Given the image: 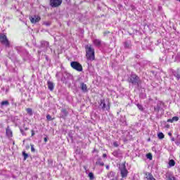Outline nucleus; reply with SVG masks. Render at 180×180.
<instances>
[{
	"label": "nucleus",
	"instance_id": "obj_1",
	"mask_svg": "<svg viewBox=\"0 0 180 180\" xmlns=\"http://www.w3.org/2000/svg\"><path fill=\"white\" fill-rule=\"evenodd\" d=\"M86 57L89 61L95 60V49L92 47L91 44L85 45Z\"/></svg>",
	"mask_w": 180,
	"mask_h": 180
},
{
	"label": "nucleus",
	"instance_id": "obj_2",
	"mask_svg": "<svg viewBox=\"0 0 180 180\" xmlns=\"http://www.w3.org/2000/svg\"><path fill=\"white\" fill-rule=\"evenodd\" d=\"M129 84H131L132 85H138L139 86L141 84V79H140V77L136 75V73H131L129 77L127 79Z\"/></svg>",
	"mask_w": 180,
	"mask_h": 180
},
{
	"label": "nucleus",
	"instance_id": "obj_3",
	"mask_svg": "<svg viewBox=\"0 0 180 180\" xmlns=\"http://www.w3.org/2000/svg\"><path fill=\"white\" fill-rule=\"evenodd\" d=\"M0 43L5 46V47H11V42L5 33H0Z\"/></svg>",
	"mask_w": 180,
	"mask_h": 180
},
{
	"label": "nucleus",
	"instance_id": "obj_4",
	"mask_svg": "<svg viewBox=\"0 0 180 180\" xmlns=\"http://www.w3.org/2000/svg\"><path fill=\"white\" fill-rule=\"evenodd\" d=\"M100 106L103 110L106 109V107H107V110H109L110 109V101L109 100V98H106L105 100L101 99Z\"/></svg>",
	"mask_w": 180,
	"mask_h": 180
},
{
	"label": "nucleus",
	"instance_id": "obj_5",
	"mask_svg": "<svg viewBox=\"0 0 180 180\" xmlns=\"http://www.w3.org/2000/svg\"><path fill=\"white\" fill-rule=\"evenodd\" d=\"M70 66L73 68V70H75L79 72H81V71L83 70L82 65H81V63H78L77 61L71 62Z\"/></svg>",
	"mask_w": 180,
	"mask_h": 180
},
{
	"label": "nucleus",
	"instance_id": "obj_6",
	"mask_svg": "<svg viewBox=\"0 0 180 180\" xmlns=\"http://www.w3.org/2000/svg\"><path fill=\"white\" fill-rule=\"evenodd\" d=\"M122 167H120L122 178H127L129 175V171L126 169V165L123 163Z\"/></svg>",
	"mask_w": 180,
	"mask_h": 180
},
{
	"label": "nucleus",
	"instance_id": "obj_7",
	"mask_svg": "<svg viewBox=\"0 0 180 180\" xmlns=\"http://www.w3.org/2000/svg\"><path fill=\"white\" fill-rule=\"evenodd\" d=\"M49 4L52 8H58V6H61L63 0H50Z\"/></svg>",
	"mask_w": 180,
	"mask_h": 180
},
{
	"label": "nucleus",
	"instance_id": "obj_8",
	"mask_svg": "<svg viewBox=\"0 0 180 180\" xmlns=\"http://www.w3.org/2000/svg\"><path fill=\"white\" fill-rule=\"evenodd\" d=\"M31 23L36 24L39 23L41 20V17L40 15H34V16H30L29 18Z\"/></svg>",
	"mask_w": 180,
	"mask_h": 180
},
{
	"label": "nucleus",
	"instance_id": "obj_9",
	"mask_svg": "<svg viewBox=\"0 0 180 180\" xmlns=\"http://www.w3.org/2000/svg\"><path fill=\"white\" fill-rule=\"evenodd\" d=\"M107 177L110 180H117V176H116V173L115 172H110L107 174Z\"/></svg>",
	"mask_w": 180,
	"mask_h": 180
},
{
	"label": "nucleus",
	"instance_id": "obj_10",
	"mask_svg": "<svg viewBox=\"0 0 180 180\" xmlns=\"http://www.w3.org/2000/svg\"><path fill=\"white\" fill-rule=\"evenodd\" d=\"M6 135L9 139L13 137V132L12 131V130H11V128H9V127L6 129Z\"/></svg>",
	"mask_w": 180,
	"mask_h": 180
},
{
	"label": "nucleus",
	"instance_id": "obj_11",
	"mask_svg": "<svg viewBox=\"0 0 180 180\" xmlns=\"http://www.w3.org/2000/svg\"><path fill=\"white\" fill-rule=\"evenodd\" d=\"M145 178L147 180H157L154 178V176L151 173L146 172L145 173Z\"/></svg>",
	"mask_w": 180,
	"mask_h": 180
},
{
	"label": "nucleus",
	"instance_id": "obj_12",
	"mask_svg": "<svg viewBox=\"0 0 180 180\" xmlns=\"http://www.w3.org/2000/svg\"><path fill=\"white\" fill-rule=\"evenodd\" d=\"M48 89L51 91H54V83L51 81L47 82Z\"/></svg>",
	"mask_w": 180,
	"mask_h": 180
},
{
	"label": "nucleus",
	"instance_id": "obj_13",
	"mask_svg": "<svg viewBox=\"0 0 180 180\" xmlns=\"http://www.w3.org/2000/svg\"><path fill=\"white\" fill-rule=\"evenodd\" d=\"M93 43L94 46H96V47H99L102 44V41H101V39H96L93 41Z\"/></svg>",
	"mask_w": 180,
	"mask_h": 180
},
{
	"label": "nucleus",
	"instance_id": "obj_14",
	"mask_svg": "<svg viewBox=\"0 0 180 180\" xmlns=\"http://www.w3.org/2000/svg\"><path fill=\"white\" fill-rule=\"evenodd\" d=\"M81 89L83 92H88V86L84 83H81L80 84Z\"/></svg>",
	"mask_w": 180,
	"mask_h": 180
},
{
	"label": "nucleus",
	"instance_id": "obj_15",
	"mask_svg": "<svg viewBox=\"0 0 180 180\" xmlns=\"http://www.w3.org/2000/svg\"><path fill=\"white\" fill-rule=\"evenodd\" d=\"M179 120V117L177 116L173 117L172 119L167 120V123H174V122H178Z\"/></svg>",
	"mask_w": 180,
	"mask_h": 180
},
{
	"label": "nucleus",
	"instance_id": "obj_16",
	"mask_svg": "<svg viewBox=\"0 0 180 180\" xmlns=\"http://www.w3.org/2000/svg\"><path fill=\"white\" fill-rule=\"evenodd\" d=\"M1 106H9V101L8 100L3 101L1 103Z\"/></svg>",
	"mask_w": 180,
	"mask_h": 180
},
{
	"label": "nucleus",
	"instance_id": "obj_17",
	"mask_svg": "<svg viewBox=\"0 0 180 180\" xmlns=\"http://www.w3.org/2000/svg\"><path fill=\"white\" fill-rule=\"evenodd\" d=\"M96 165H100V167H103V165H105V163L101 161V159H98V161L96 162Z\"/></svg>",
	"mask_w": 180,
	"mask_h": 180
},
{
	"label": "nucleus",
	"instance_id": "obj_18",
	"mask_svg": "<svg viewBox=\"0 0 180 180\" xmlns=\"http://www.w3.org/2000/svg\"><path fill=\"white\" fill-rule=\"evenodd\" d=\"M169 167H175V160H170L169 161Z\"/></svg>",
	"mask_w": 180,
	"mask_h": 180
},
{
	"label": "nucleus",
	"instance_id": "obj_19",
	"mask_svg": "<svg viewBox=\"0 0 180 180\" xmlns=\"http://www.w3.org/2000/svg\"><path fill=\"white\" fill-rule=\"evenodd\" d=\"M158 139H160V140H162V139H164V137H165V136L164 135V134L162 132H160L158 134Z\"/></svg>",
	"mask_w": 180,
	"mask_h": 180
},
{
	"label": "nucleus",
	"instance_id": "obj_20",
	"mask_svg": "<svg viewBox=\"0 0 180 180\" xmlns=\"http://www.w3.org/2000/svg\"><path fill=\"white\" fill-rule=\"evenodd\" d=\"M22 155L24 157V161H26V160H27V158L29 157V155L27 153H26V152L23 151Z\"/></svg>",
	"mask_w": 180,
	"mask_h": 180
},
{
	"label": "nucleus",
	"instance_id": "obj_21",
	"mask_svg": "<svg viewBox=\"0 0 180 180\" xmlns=\"http://www.w3.org/2000/svg\"><path fill=\"white\" fill-rule=\"evenodd\" d=\"M138 109H139V110H141V112H143V110H144V108H143V105L141 104H137L136 105Z\"/></svg>",
	"mask_w": 180,
	"mask_h": 180
},
{
	"label": "nucleus",
	"instance_id": "obj_22",
	"mask_svg": "<svg viewBox=\"0 0 180 180\" xmlns=\"http://www.w3.org/2000/svg\"><path fill=\"white\" fill-rule=\"evenodd\" d=\"M26 112L27 113H28V115H33V111L32 110V108H27Z\"/></svg>",
	"mask_w": 180,
	"mask_h": 180
},
{
	"label": "nucleus",
	"instance_id": "obj_23",
	"mask_svg": "<svg viewBox=\"0 0 180 180\" xmlns=\"http://www.w3.org/2000/svg\"><path fill=\"white\" fill-rule=\"evenodd\" d=\"M146 158H148V160H153V154H151V153H148Z\"/></svg>",
	"mask_w": 180,
	"mask_h": 180
},
{
	"label": "nucleus",
	"instance_id": "obj_24",
	"mask_svg": "<svg viewBox=\"0 0 180 180\" xmlns=\"http://www.w3.org/2000/svg\"><path fill=\"white\" fill-rule=\"evenodd\" d=\"M124 46L125 49H130V44L129 42H124Z\"/></svg>",
	"mask_w": 180,
	"mask_h": 180
},
{
	"label": "nucleus",
	"instance_id": "obj_25",
	"mask_svg": "<svg viewBox=\"0 0 180 180\" xmlns=\"http://www.w3.org/2000/svg\"><path fill=\"white\" fill-rule=\"evenodd\" d=\"M89 177L90 178V180H94V179L95 178L94 176V173L92 172L89 173Z\"/></svg>",
	"mask_w": 180,
	"mask_h": 180
},
{
	"label": "nucleus",
	"instance_id": "obj_26",
	"mask_svg": "<svg viewBox=\"0 0 180 180\" xmlns=\"http://www.w3.org/2000/svg\"><path fill=\"white\" fill-rule=\"evenodd\" d=\"M62 113L65 114V116H67L68 115V112H67V110L65 108H63L61 110Z\"/></svg>",
	"mask_w": 180,
	"mask_h": 180
},
{
	"label": "nucleus",
	"instance_id": "obj_27",
	"mask_svg": "<svg viewBox=\"0 0 180 180\" xmlns=\"http://www.w3.org/2000/svg\"><path fill=\"white\" fill-rule=\"evenodd\" d=\"M46 119H47V120H49V122H50L51 120H54V119L51 118V115H50V114H48V115H46Z\"/></svg>",
	"mask_w": 180,
	"mask_h": 180
},
{
	"label": "nucleus",
	"instance_id": "obj_28",
	"mask_svg": "<svg viewBox=\"0 0 180 180\" xmlns=\"http://www.w3.org/2000/svg\"><path fill=\"white\" fill-rule=\"evenodd\" d=\"M30 146L32 153H34V151H36V150L34 149V145L30 144Z\"/></svg>",
	"mask_w": 180,
	"mask_h": 180
},
{
	"label": "nucleus",
	"instance_id": "obj_29",
	"mask_svg": "<svg viewBox=\"0 0 180 180\" xmlns=\"http://www.w3.org/2000/svg\"><path fill=\"white\" fill-rule=\"evenodd\" d=\"M110 33V32H109V31H105L103 32V36H106L107 34H109Z\"/></svg>",
	"mask_w": 180,
	"mask_h": 180
},
{
	"label": "nucleus",
	"instance_id": "obj_30",
	"mask_svg": "<svg viewBox=\"0 0 180 180\" xmlns=\"http://www.w3.org/2000/svg\"><path fill=\"white\" fill-rule=\"evenodd\" d=\"M113 146L114 147H119V144L116 141L113 142Z\"/></svg>",
	"mask_w": 180,
	"mask_h": 180
},
{
	"label": "nucleus",
	"instance_id": "obj_31",
	"mask_svg": "<svg viewBox=\"0 0 180 180\" xmlns=\"http://www.w3.org/2000/svg\"><path fill=\"white\" fill-rule=\"evenodd\" d=\"M31 133H32V134H31V136L33 137V136H34V134H34V130L32 129V130H31Z\"/></svg>",
	"mask_w": 180,
	"mask_h": 180
},
{
	"label": "nucleus",
	"instance_id": "obj_32",
	"mask_svg": "<svg viewBox=\"0 0 180 180\" xmlns=\"http://www.w3.org/2000/svg\"><path fill=\"white\" fill-rule=\"evenodd\" d=\"M23 128H24V130H25V131L29 130V128L27 127H25V124L23 125Z\"/></svg>",
	"mask_w": 180,
	"mask_h": 180
},
{
	"label": "nucleus",
	"instance_id": "obj_33",
	"mask_svg": "<svg viewBox=\"0 0 180 180\" xmlns=\"http://www.w3.org/2000/svg\"><path fill=\"white\" fill-rule=\"evenodd\" d=\"M48 140H49V139H47V137H45V138L44 139V141L45 143H47Z\"/></svg>",
	"mask_w": 180,
	"mask_h": 180
},
{
	"label": "nucleus",
	"instance_id": "obj_34",
	"mask_svg": "<svg viewBox=\"0 0 180 180\" xmlns=\"http://www.w3.org/2000/svg\"><path fill=\"white\" fill-rule=\"evenodd\" d=\"M93 153H99V150H98V149H94L93 150Z\"/></svg>",
	"mask_w": 180,
	"mask_h": 180
},
{
	"label": "nucleus",
	"instance_id": "obj_35",
	"mask_svg": "<svg viewBox=\"0 0 180 180\" xmlns=\"http://www.w3.org/2000/svg\"><path fill=\"white\" fill-rule=\"evenodd\" d=\"M106 157H108V155H106L105 153H103V158H106Z\"/></svg>",
	"mask_w": 180,
	"mask_h": 180
},
{
	"label": "nucleus",
	"instance_id": "obj_36",
	"mask_svg": "<svg viewBox=\"0 0 180 180\" xmlns=\"http://www.w3.org/2000/svg\"><path fill=\"white\" fill-rule=\"evenodd\" d=\"M44 25H46V26H50V23L49 22H45Z\"/></svg>",
	"mask_w": 180,
	"mask_h": 180
},
{
	"label": "nucleus",
	"instance_id": "obj_37",
	"mask_svg": "<svg viewBox=\"0 0 180 180\" xmlns=\"http://www.w3.org/2000/svg\"><path fill=\"white\" fill-rule=\"evenodd\" d=\"M20 133H22V134H23V133H24L23 129H20Z\"/></svg>",
	"mask_w": 180,
	"mask_h": 180
},
{
	"label": "nucleus",
	"instance_id": "obj_38",
	"mask_svg": "<svg viewBox=\"0 0 180 180\" xmlns=\"http://www.w3.org/2000/svg\"><path fill=\"white\" fill-rule=\"evenodd\" d=\"M20 133H22V134H23V133H24L23 129H20Z\"/></svg>",
	"mask_w": 180,
	"mask_h": 180
},
{
	"label": "nucleus",
	"instance_id": "obj_39",
	"mask_svg": "<svg viewBox=\"0 0 180 180\" xmlns=\"http://www.w3.org/2000/svg\"><path fill=\"white\" fill-rule=\"evenodd\" d=\"M106 169H109V165L105 166Z\"/></svg>",
	"mask_w": 180,
	"mask_h": 180
},
{
	"label": "nucleus",
	"instance_id": "obj_40",
	"mask_svg": "<svg viewBox=\"0 0 180 180\" xmlns=\"http://www.w3.org/2000/svg\"><path fill=\"white\" fill-rule=\"evenodd\" d=\"M26 148H27V150H29V148H30V146H27L26 147Z\"/></svg>",
	"mask_w": 180,
	"mask_h": 180
},
{
	"label": "nucleus",
	"instance_id": "obj_41",
	"mask_svg": "<svg viewBox=\"0 0 180 180\" xmlns=\"http://www.w3.org/2000/svg\"><path fill=\"white\" fill-rule=\"evenodd\" d=\"M175 144H176L177 146H179V143L177 142V141H176V142H175Z\"/></svg>",
	"mask_w": 180,
	"mask_h": 180
},
{
	"label": "nucleus",
	"instance_id": "obj_42",
	"mask_svg": "<svg viewBox=\"0 0 180 180\" xmlns=\"http://www.w3.org/2000/svg\"><path fill=\"white\" fill-rule=\"evenodd\" d=\"M172 141H175V139L174 138H172L171 139Z\"/></svg>",
	"mask_w": 180,
	"mask_h": 180
},
{
	"label": "nucleus",
	"instance_id": "obj_43",
	"mask_svg": "<svg viewBox=\"0 0 180 180\" xmlns=\"http://www.w3.org/2000/svg\"><path fill=\"white\" fill-rule=\"evenodd\" d=\"M168 135H169V136H172V134L171 132H169V133L168 134Z\"/></svg>",
	"mask_w": 180,
	"mask_h": 180
},
{
	"label": "nucleus",
	"instance_id": "obj_44",
	"mask_svg": "<svg viewBox=\"0 0 180 180\" xmlns=\"http://www.w3.org/2000/svg\"><path fill=\"white\" fill-rule=\"evenodd\" d=\"M13 146H15V141L13 142Z\"/></svg>",
	"mask_w": 180,
	"mask_h": 180
},
{
	"label": "nucleus",
	"instance_id": "obj_45",
	"mask_svg": "<svg viewBox=\"0 0 180 180\" xmlns=\"http://www.w3.org/2000/svg\"><path fill=\"white\" fill-rule=\"evenodd\" d=\"M120 180H124V179H123V177H122V179Z\"/></svg>",
	"mask_w": 180,
	"mask_h": 180
},
{
	"label": "nucleus",
	"instance_id": "obj_46",
	"mask_svg": "<svg viewBox=\"0 0 180 180\" xmlns=\"http://www.w3.org/2000/svg\"><path fill=\"white\" fill-rule=\"evenodd\" d=\"M176 1H179V2H180V0H176Z\"/></svg>",
	"mask_w": 180,
	"mask_h": 180
}]
</instances>
